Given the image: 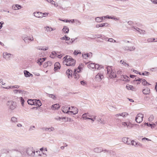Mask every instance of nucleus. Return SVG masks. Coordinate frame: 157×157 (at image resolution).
<instances>
[{
  "label": "nucleus",
  "instance_id": "obj_17",
  "mask_svg": "<svg viewBox=\"0 0 157 157\" xmlns=\"http://www.w3.org/2000/svg\"><path fill=\"white\" fill-rule=\"evenodd\" d=\"M143 92L145 94H149L150 93V90L149 88L146 87L143 90Z\"/></svg>",
  "mask_w": 157,
  "mask_h": 157
},
{
  "label": "nucleus",
  "instance_id": "obj_43",
  "mask_svg": "<svg viewBox=\"0 0 157 157\" xmlns=\"http://www.w3.org/2000/svg\"><path fill=\"white\" fill-rule=\"evenodd\" d=\"M107 41L109 42H110L115 43L116 42V40L113 39L112 38H110L108 39L107 40Z\"/></svg>",
  "mask_w": 157,
  "mask_h": 157
},
{
  "label": "nucleus",
  "instance_id": "obj_8",
  "mask_svg": "<svg viewBox=\"0 0 157 157\" xmlns=\"http://www.w3.org/2000/svg\"><path fill=\"white\" fill-rule=\"evenodd\" d=\"M68 110H71L72 111H69V112L73 113L74 115H75L78 113V110L77 108L76 107L74 108V107L72 106L71 107V108L70 107L68 108Z\"/></svg>",
  "mask_w": 157,
  "mask_h": 157
},
{
  "label": "nucleus",
  "instance_id": "obj_11",
  "mask_svg": "<svg viewBox=\"0 0 157 157\" xmlns=\"http://www.w3.org/2000/svg\"><path fill=\"white\" fill-rule=\"evenodd\" d=\"M103 75L101 74L98 73V75L96 76L95 79L96 80L99 82L103 78Z\"/></svg>",
  "mask_w": 157,
  "mask_h": 157
},
{
  "label": "nucleus",
  "instance_id": "obj_63",
  "mask_svg": "<svg viewBox=\"0 0 157 157\" xmlns=\"http://www.w3.org/2000/svg\"><path fill=\"white\" fill-rule=\"evenodd\" d=\"M48 13H43V15H42V17H45L47 16H48Z\"/></svg>",
  "mask_w": 157,
  "mask_h": 157
},
{
  "label": "nucleus",
  "instance_id": "obj_28",
  "mask_svg": "<svg viewBox=\"0 0 157 157\" xmlns=\"http://www.w3.org/2000/svg\"><path fill=\"white\" fill-rule=\"evenodd\" d=\"M126 88L128 90H134L135 89L134 88L132 85H127L126 86Z\"/></svg>",
  "mask_w": 157,
  "mask_h": 157
},
{
  "label": "nucleus",
  "instance_id": "obj_54",
  "mask_svg": "<svg viewBox=\"0 0 157 157\" xmlns=\"http://www.w3.org/2000/svg\"><path fill=\"white\" fill-rule=\"evenodd\" d=\"M51 3L52 5H54V6L55 7H57L58 6V4L57 3L55 4V1L52 0Z\"/></svg>",
  "mask_w": 157,
  "mask_h": 157
},
{
  "label": "nucleus",
  "instance_id": "obj_9",
  "mask_svg": "<svg viewBox=\"0 0 157 157\" xmlns=\"http://www.w3.org/2000/svg\"><path fill=\"white\" fill-rule=\"evenodd\" d=\"M121 114L120 113H118L115 114L114 116V119L116 122L118 124L121 121Z\"/></svg>",
  "mask_w": 157,
  "mask_h": 157
},
{
  "label": "nucleus",
  "instance_id": "obj_15",
  "mask_svg": "<svg viewBox=\"0 0 157 157\" xmlns=\"http://www.w3.org/2000/svg\"><path fill=\"white\" fill-rule=\"evenodd\" d=\"M72 71L68 69L66 71V74L67 75L68 78L72 77Z\"/></svg>",
  "mask_w": 157,
  "mask_h": 157
},
{
  "label": "nucleus",
  "instance_id": "obj_18",
  "mask_svg": "<svg viewBox=\"0 0 157 157\" xmlns=\"http://www.w3.org/2000/svg\"><path fill=\"white\" fill-rule=\"evenodd\" d=\"M25 76L26 77H28L30 76L33 77V75L30 73L29 71H27L25 70L24 71Z\"/></svg>",
  "mask_w": 157,
  "mask_h": 157
},
{
  "label": "nucleus",
  "instance_id": "obj_23",
  "mask_svg": "<svg viewBox=\"0 0 157 157\" xmlns=\"http://www.w3.org/2000/svg\"><path fill=\"white\" fill-rule=\"evenodd\" d=\"M134 29H135L136 31H138L140 34H144L145 33V31L144 30H142L138 28H134Z\"/></svg>",
  "mask_w": 157,
  "mask_h": 157
},
{
  "label": "nucleus",
  "instance_id": "obj_1",
  "mask_svg": "<svg viewBox=\"0 0 157 157\" xmlns=\"http://www.w3.org/2000/svg\"><path fill=\"white\" fill-rule=\"evenodd\" d=\"M24 150L21 146L18 149L3 148L0 150V157H23L25 155L23 151Z\"/></svg>",
  "mask_w": 157,
  "mask_h": 157
},
{
  "label": "nucleus",
  "instance_id": "obj_3",
  "mask_svg": "<svg viewBox=\"0 0 157 157\" xmlns=\"http://www.w3.org/2000/svg\"><path fill=\"white\" fill-rule=\"evenodd\" d=\"M67 60L63 62V64H65L67 66H75L76 61L71 56L70 58H68V59H67Z\"/></svg>",
  "mask_w": 157,
  "mask_h": 157
},
{
  "label": "nucleus",
  "instance_id": "obj_4",
  "mask_svg": "<svg viewBox=\"0 0 157 157\" xmlns=\"http://www.w3.org/2000/svg\"><path fill=\"white\" fill-rule=\"evenodd\" d=\"M107 70L108 74L109 75V76L110 78L116 77L117 76L115 71L112 69V66L107 67Z\"/></svg>",
  "mask_w": 157,
  "mask_h": 157
},
{
  "label": "nucleus",
  "instance_id": "obj_20",
  "mask_svg": "<svg viewBox=\"0 0 157 157\" xmlns=\"http://www.w3.org/2000/svg\"><path fill=\"white\" fill-rule=\"evenodd\" d=\"M35 101H34L35 105L36 106L40 107L42 105V103L39 100L35 99Z\"/></svg>",
  "mask_w": 157,
  "mask_h": 157
},
{
  "label": "nucleus",
  "instance_id": "obj_60",
  "mask_svg": "<svg viewBox=\"0 0 157 157\" xmlns=\"http://www.w3.org/2000/svg\"><path fill=\"white\" fill-rule=\"evenodd\" d=\"M2 88H5V89H13V87H12V86H8L6 87H3Z\"/></svg>",
  "mask_w": 157,
  "mask_h": 157
},
{
  "label": "nucleus",
  "instance_id": "obj_7",
  "mask_svg": "<svg viewBox=\"0 0 157 157\" xmlns=\"http://www.w3.org/2000/svg\"><path fill=\"white\" fill-rule=\"evenodd\" d=\"M144 117L143 114L139 113L137 114L136 117V121L137 123H140L143 121V118Z\"/></svg>",
  "mask_w": 157,
  "mask_h": 157
},
{
  "label": "nucleus",
  "instance_id": "obj_22",
  "mask_svg": "<svg viewBox=\"0 0 157 157\" xmlns=\"http://www.w3.org/2000/svg\"><path fill=\"white\" fill-rule=\"evenodd\" d=\"M128 138L124 137L122 138V141L124 143L128 145H130V143L128 141Z\"/></svg>",
  "mask_w": 157,
  "mask_h": 157
},
{
  "label": "nucleus",
  "instance_id": "obj_56",
  "mask_svg": "<svg viewBox=\"0 0 157 157\" xmlns=\"http://www.w3.org/2000/svg\"><path fill=\"white\" fill-rule=\"evenodd\" d=\"M141 80H142V79L140 78H138V79H136V80H134V82L135 83H136V82L137 81H138V83H140V81Z\"/></svg>",
  "mask_w": 157,
  "mask_h": 157
},
{
  "label": "nucleus",
  "instance_id": "obj_27",
  "mask_svg": "<svg viewBox=\"0 0 157 157\" xmlns=\"http://www.w3.org/2000/svg\"><path fill=\"white\" fill-rule=\"evenodd\" d=\"M35 101V99H29L28 100L27 102L29 105H35L34 101Z\"/></svg>",
  "mask_w": 157,
  "mask_h": 157
},
{
  "label": "nucleus",
  "instance_id": "obj_2",
  "mask_svg": "<svg viewBox=\"0 0 157 157\" xmlns=\"http://www.w3.org/2000/svg\"><path fill=\"white\" fill-rule=\"evenodd\" d=\"M25 152L28 156L31 157H36L37 155L36 154H38V152L37 151H35L33 147L31 146L27 147L26 148Z\"/></svg>",
  "mask_w": 157,
  "mask_h": 157
},
{
  "label": "nucleus",
  "instance_id": "obj_29",
  "mask_svg": "<svg viewBox=\"0 0 157 157\" xmlns=\"http://www.w3.org/2000/svg\"><path fill=\"white\" fill-rule=\"evenodd\" d=\"M89 68H91L92 69H95V64L94 63H91L87 65Z\"/></svg>",
  "mask_w": 157,
  "mask_h": 157
},
{
  "label": "nucleus",
  "instance_id": "obj_30",
  "mask_svg": "<svg viewBox=\"0 0 157 157\" xmlns=\"http://www.w3.org/2000/svg\"><path fill=\"white\" fill-rule=\"evenodd\" d=\"M62 111L64 113H69V111L68 109H67V107H63L62 109Z\"/></svg>",
  "mask_w": 157,
  "mask_h": 157
},
{
  "label": "nucleus",
  "instance_id": "obj_39",
  "mask_svg": "<svg viewBox=\"0 0 157 157\" xmlns=\"http://www.w3.org/2000/svg\"><path fill=\"white\" fill-rule=\"evenodd\" d=\"M44 61V59L43 60V59H41V58H40L38 59L37 61V63H40V65H41L42 64V63Z\"/></svg>",
  "mask_w": 157,
  "mask_h": 157
},
{
  "label": "nucleus",
  "instance_id": "obj_42",
  "mask_svg": "<svg viewBox=\"0 0 157 157\" xmlns=\"http://www.w3.org/2000/svg\"><path fill=\"white\" fill-rule=\"evenodd\" d=\"M121 63H122V64H123L124 66H127V67H129V65L128 64L126 63L124 61H123L122 60H121L120 61Z\"/></svg>",
  "mask_w": 157,
  "mask_h": 157
},
{
  "label": "nucleus",
  "instance_id": "obj_46",
  "mask_svg": "<svg viewBox=\"0 0 157 157\" xmlns=\"http://www.w3.org/2000/svg\"><path fill=\"white\" fill-rule=\"evenodd\" d=\"M82 56L85 59H86L87 58L89 57L88 54L87 53L86 54H82Z\"/></svg>",
  "mask_w": 157,
  "mask_h": 157
},
{
  "label": "nucleus",
  "instance_id": "obj_26",
  "mask_svg": "<svg viewBox=\"0 0 157 157\" xmlns=\"http://www.w3.org/2000/svg\"><path fill=\"white\" fill-rule=\"evenodd\" d=\"M97 121L98 122H100V123L103 124H104L105 123V121L103 119H102L100 117H98L97 118Z\"/></svg>",
  "mask_w": 157,
  "mask_h": 157
},
{
  "label": "nucleus",
  "instance_id": "obj_61",
  "mask_svg": "<svg viewBox=\"0 0 157 157\" xmlns=\"http://www.w3.org/2000/svg\"><path fill=\"white\" fill-rule=\"evenodd\" d=\"M74 40H73L72 39H71V41L70 42H66V43H67V44H72V43H73V42H74Z\"/></svg>",
  "mask_w": 157,
  "mask_h": 157
},
{
  "label": "nucleus",
  "instance_id": "obj_10",
  "mask_svg": "<svg viewBox=\"0 0 157 157\" xmlns=\"http://www.w3.org/2000/svg\"><path fill=\"white\" fill-rule=\"evenodd\" d=\"M86 113H84L82 115V118L84 119H89L91 120L93 122L94 121V120H95L96 119V117L97 116H93V117H86Z\"/></svg>",
  "mask_w": 157,
  "mask_h": 157
},
{
  "label": "nucleus",
  "instance_id": "obj_32",
  "mask_svg": "<svg viewBox=\"0 0 157 157\" xmlns=\"http://www.w3.org/2000/svg\"><path fill=\"white\" fill-rule=\"evenodd\" d=\"M54 130V128L53 127H51L50 128H46L45 129V131L51 132L52 131H53Z\"/></svg>",
  "mask_w": 157,
  "mask_h": 157
},
{
  "label": "nucleus",
  "instance_id": "obj_51",
  "mask_svg": "<svg viewBox=\"0 0 157 157\" xmlns=\"http://www.w3.org/2000/svg\"><path fill=\"white\" fill-rule=\"evenodd\" d=\"M75 22L76 24L78 25H79L81 24V22L77 19H75Z\"/></svg>",
  "mask_w": 157,
  "mask_h": 157
},
{
  "label": "nucleus",
  "instance_id": "obj_19",
  "mask_svg": "<svg viewBox=\"0 0 157 157\" xmlns=\"http://www.w3.org/2000/svg\"><path fill=\"white\" fill-rule=\"evenodd\" d=\"M76 70H74V73L73 74V76L74 78L76 79H78L79 78V75L76 71Z\"/></svg>",
  "mask_w": 157,
  "mask_h": 157
},
{
  "label": "nucleus",
  "instance_id": "obj_35",
  "mask_svg": "<svg viewBox=\"0 0 157 157\" xmlns=\"http://www.w3.org/2000/svg\"><path fill=\"white\" fill-rule=\"evenodd\" d=\"M121 114V116L124 117L127 116L128 115V113L126 112H124L121 113H119Z\"/></svg>",
  "mask_w": 157,
  "mask_h": 157
},
{
  "label": "nucleus",
  "instance_id": "obj_36",
  "mask_svg": "<svg viewBox=\"0 0 157 157\" xmlns=\"http://www.w3.org/2000/svg\"><path fill=\"white\" fill-rule=\"evenodd\" d=\"M102 67L101 65L100 66L98 64H95V69H97L98 70H100Z\"/></svg>",
  "mask_w": 157,
  "mask_h": 157
},
{
  "label": "nucleus",
  "instance_id": "obj_48",
  "mask_svg": "<svg viewBox=\"0 0 157 157\" xmlns=\"http://www.w3.org/2000/svg\"><path fill=\"white\" fill-rule=\"evenodd\" d=\"M49 97L54 99H56V97L53 94H49Z\"/></svg>",
  "mask_w": 157,
  "mask_h": 157
},
{
  "label": "nucleus",
  "instance_id": "obj_24",
  "mask_svg": "<svg viewBox=\"0 0 157 157\" xmlns=\"http://www.w3.org/2000/svg\"><path fill=\"white\" fill-rule=\"evenodd\" d=\"M21 8V6L17 4L13 5L12 6L13 9L15 10H17L18 9H19Z\"/></svg>",
  "mask_w": 157,
  "mask_h": 157
},
{
  "label": "nucleus",
  "instance_id": "obj_44",
  "mask_svg": "<svg viewBox=\"0 0 157 157\" xmlns=\"http://www.w3.org/2000/svg\"><path fill=\"white\" fill-rule=\"evenodd\" d=\"M70 57L71 56H70L68 55H67L64 57L63 58V62L65 61L66 60H67V59H68L70 58Z\"/></svg>",
  "mask_w": 157,
  "mask_h": 157
},
{
  "label": "nucleus",
  "instance_id": "obj_59",
  "mask_svg": "<svg viewBox=\"0 0 157 157\" xmlns=\"http://www.w3.org/2000/svg\"><path fill=\"white\" fill-rule=\"evenodd\" d=\"M86 113V117H93V116L90 115L88 113Z\"/></svg>",
  "mask_w": 157,
  "mask_h": 157
},
{
  "label": "nucleus",
  "instance_id": "obj_13",
  "mask_svg": "<svg viewBox=\"0 0 157 157\" xmlns=\"http://www.w3.org/2000/svg\"><path fill=\"white\" fill-rule=\"evenodd\" d=\"M33 14L35 17L38 18L42 17V15H43L42 13L39 12H34L33 13Z\"/></svg>",
  "mask_w": 157,
  "mask_h": 157
},
{
  "label": "nucleus",
  "instance_id": "obj_25",
  "mask_svg": "<svg viewBox=\"0 0 157 157\" xmlns=\"http://www.w3.org/2000/svg\"><path fill=\"white\" fill-rule=\"evenodd\" d=\"M62 31L65 33H67L69 32V29L67 26H64L63 29H62Z\"/></svg>",
  "mask_w": 157,
  "mask_h": 157
},
{
  "label": "nucleus",
  "instance_id": "obj_57",
  "mask_svg": "<svg viewBox=\"0 0 157 157\" xmlns=\"http://www.w3.org/2000/svg\"><path fill=\"white\" fill-rule=\"evenodd\" d=\"M81 84L83 86H85L86 85V82L84 81H82L80 82Z\"/></svg>",
  "mask_w": 157,
  "mask_h": 157
},
{
  "label": "nucleus",
  "instance_id": "obj_52",
  "mask_svg": "<svg viewBox=\"0 0 157 157\" xmlns=\"http://www.w3.org/2000/svg\"><path fill=\"white\" fill-rule=\"evenodd\" d=\"M154 118V116L152 115L148 119L149 121H152Z\"/></svg>",
  "mask_w": 157,
  "mask_h": 157
},
{
  "label": "nucleus",
  "instance_id": "obj_41",
  "mask_svg": "<svg viewBox=\"0 0 157 157\" xmlns=\"http://www.w3.org/2000/svg\"><path fill=\"white\" fill-rule=\"evenodd\" d=\"M110 19H113L115 21H118L119 20V18L116 17L115 16H111L109 17Z\"/></svg>",
  "mask_w": 157,
  "mask_h": 157
},
{
  "label": "nucleus",
  "instance_id": "obj_14",
  "mask_svg": "<svg viewBox=\"0 0 157 157\" xmlns=\"http://www.w3.org/2000/svg\"><path fill=\"white\" fill-rule=\"evenodd\" d=\"M93 151L95 153H100L102 152L103 148L102 147H97L94 148Z\"/></svg>",
  "mask_w": 157,
  "mask_h": 157
},
{
  "label": "nucleus",
  "instance_id": "obj_16",
  "mask_svg": "<svg viewBox=\"0 0 157 157\" xmlns=\"http://www.w3.org/2000/svg\"><path fill=\"white\" fill-rule=\"evenodd\" d=\"M60 67L59 63L58 62H56L54 64V70L55 71H57L58 69H60Z\"/></svg>",
  "mask_w": 157,
  "mask_h": 157
},
{
  "label": "nucleus",
  "instance_id": "obj_55",
  "mask_svg": "<svg viewBox=\"0 0 157 157\" xmlns=\"http://www.w3.org/2000/svg\"><path fill=\"white\" fill-rule=\"evenodd\" d=\"M49 48V47L48 46L46 47L45 48H42L41 49H39L40 50H42L43 51H46L48 50Z\"/></svg>",
  "mask_w": 157,
  "mask_h": 157
},
{
  "label": "nucleus",
  "instance_id": "obj_53",
  "mask_svg": "<svg viewBox=\"0 0 157 157\" xmlns=\"http://www.w3.org/2000/svg\"><path fill=\"white\" fill-rule=\"evenodd\" d=\"M149 72L147 71H145L141 75H149Z\"/></svg>",
  "mask_w": 157,
  "mask_h": 157
},
{
  "label": "nucleus",
  "instance_id": "obj_12",
  "mask_svg": "<svg viewBox=\"0 0 157 157\" xmlns=\"http://www.w3.org/2000/svg\"><path fill=\"white\" fill-rule=\"evenodd\" d=\"M11 55L10 54L7 53V52H5L3 53V57L7 60H8L10 59Z\"/></svg>",
  "mask_w": 157,
  "mask_h": 157
},
{
  "label": "nucleus",
  "instance_id": "obj_58",
  "mask_svg": "<svg viewBox=\"0 0 157 157\" xmlns=\"http://www.w3.org/2000/svg\"><path fill=\"white\" fill-rule=\"evenodd\" d=\"M81 68V67H80V66H78V68H77L76 69L77 70L76 71H77V72L79 73L80 71Z\"/></svg>",
  "mask_w": 157,
  "mask_h": 157
},
{
  "label": "nucleus",
  "instance_id": "obj_5",
  "mask_svg": "<svg viewBox=\"0 0 157 157\" xmlns=\"http://www.w3.org/2000/svg\"><path fill=\"white\" fill-rule=\"evenodd\" d=\"M9 108L11 110H13L16 107V102L12 101H8L7 104Z\"/></svg>",
  "mask_w": 157,
  "mask_h": 157
},
{
  "label": "nucleus",
  "instance_id": "obj_34",
  "mask_svg": "<svg viewBox=\"0 0 157 157\" xmlns=\"http://www.w3.org/2000/svg\"><path fill=\"white\" fill-rule=\"evenodd\" d=\"M35 128V127L34 126L31 125L29 127V129L28 131L29 132H31L32 131L34 130Z\"/></svg>",
  "mask_w": 157,
  "mask_h": 157
},
{
  "label": "nucleus",
  "instance_id": "obj_38",
  "mask_svg": "<svg viewBox=\"0 0 157 157\" xmlns=\"http://www.w3.org/2000/svg\"><path fill=\"white\" fill-rule=\"evenodd\" d=\"M20 99V101L21 103V105L22 106H24V103L25 102V100L24 99L21 97L19 98Z\"/></svg>",
  "mask_w": 157,
  "mask_h": 157
},
{
  "label": "nucleus",
  "instance_id": "obj_6",
  "mask_svg": "<svg viewBox=\"0 0 157 157\" xmlns=\"http://www.w3.org/2000/svg\"><path fill=\"white\" fill-rule=\"evenodd\" d=\"M22 38L24 42L27 44H29L30 41H33L34 40L33 37L32 36L31 37L28 36H23Z\"/></svg>",
  "mask_w": 157,
  "mask_h": 157
},
{
  "label": "nucleus",
  "instance_id": "obj_49",
  "mask_svg": "<svg viewBox=\"0 0 157 157\" xmlns=\"http://www.w3.org/2000/svg\"><path fill=\"white\" fill-rule=\"evenodd\" d=\"M101 19L100 18V17H96L95 18V21L98 22H101Z\"/></svg>",
  "mask_w": 157,
  "mask_h": 157
},
{
  "label": "nucleus",
  "instance_id": "obj_47",
  "mask_svg": "<svg viewBox=\"0 0 157 157\" xmlns=\"http://www.w3.org/2000/svg\"><path fill=\"white\" fill-rule=\"evenodd\" d=\"M46 28L47 30L48 31H51L52 30H55V29H54L53 28H52V27H50L48 26L46 27Z\"/></svg>",
  "mask_w": 157,
  "mask_h": 157
},
{
  "label": "nucleus",
  "instance_id": "obj_45",
  "mask_svg": "<svg viewBox=\"0 0 157 157\" xmlns=\"http://www.w3.org/2000/svg\"><path fill=\"white\" fill-rule=\"evenodd\" d=\"M130 144H131L132 145L135 146V147L136 146V145H137V142H136L134 141L133 140H132L131 141Z\"/></svg>",
  "mask_w": 157,
  "mask_h": 157
},
{
  "label": "nucleus",
  "instance_id": "obj_37",
  "mask_svg": "<svg viewBox=\"0 0 157 157\" xmlns=\"http://www.w3.org/2000/svg\"><path fill=\"white\" fill-rule=\"evenodd\" d=\"M60 39L61 40H68L70 39V38L67 36V35H65L64 36L61 37Z\"/></svg>",
  "mask_w": 157,
  "mask_h": 157
},
{
  "label": "nucleus",
  "instance_id": "obj_33",
  "mask_svg": "<svg viewBox=\"0 0 157 157\" xmlns=\"http://www.w3.org/2000/svg\"><path fill=\"white\" fill-rule=\"evenodd\" d=\"M52 107L55 109H57L60 107V106L59 104H56L54 105H52Z\"/></svg>",
  "mask_w": 157,
  "mask_h": 157
},
{
  "label": "nucleus",
  "instance_id": "obj_64",
  "mask_svg": "<svg viewBox=\"0 0 157 157\" xmlns=\"http://www.w3.org/2000/svg\"><path fill=\"white\" fill-rule=\"evenodd\" d=\"M151 1L154 4H156L157 3V0H151Z\"/></svg>",
  "mask_w": 157,
  "mask_h": 157
},
{
  "label": "nucleus",
  "instance_id": "obj_31",
  "mask_svg": "<svg viewBox=\"0 0 157 157\" xmlns=\"http://www.w3.org/2000/svg\"><path fill=\"white\" fill-rule=\"evenodd\" d=\"M11 121L13 123H15L17 122V118L14 117H13L11 118Z\"/></svg>",
  "mask_w": 157,
  "mask_h": 157
},
{
  "label": "nucleus",
  "instance_id": "obj_21",
  "mask_svg": "<svg viewBox=\"0 0 157 157\" xmlns=\"http://www.w3.org/2000/svg\"><path fill=\"white\" fill-rule=\"evenodd\" d=\"M109 24L107 23H105L100 24H97L96 25V28H99V27H107Z\"/></svg>",
  "mask_w": 157,
  "mask_h": 157
},
{
  "label": "nucleus",
  "instance_id": "obj_40",
  "mask_svg": "<svg viewBox=\"0 0 157 157\" xmlns=\"http://www.w3.org/2000/svg\"><path fill=\"white\" fill-rule=\"evenodd\" d=\"M142 82L143 85L144 86L146 85L147 84H148L149 85H151L149 83H148L147 82L145 79H142Z\"/></svg>",
  "mask_w": 157,
  "mask_h": 157
},
{
  "label": "nucleus",
  "instance_id": "obj_50",
  "mask_svg": "<svg viewBox=\"0 0 157 157\" xmlns=\"http://www.w3.org/2000/svg\"><path fill=\"white\" fill-rule=\"evenodd\" d=\"M135 48L134 46H130L129 47V48L128 49V50L130 51H134L135 49Z\"/></svg>",
  "mask_w": 157,
  "mask_h": 157
},
{
  "label": "nucleus",
  "instance_id": "obj_62",
  "mask_svg": "<svg viewBox=\"0 0 157 157\" xmlns=\"http://www.w3.org/2000/svg\"><path fill=\"white\" fill-rule=\"evenodd\" d=\"M142 146V144L140 143L137 142V145H136V147H141Z\"/></svg>",
  "mask_w": 157,
  "mask_h": 157
}]
</instances>
